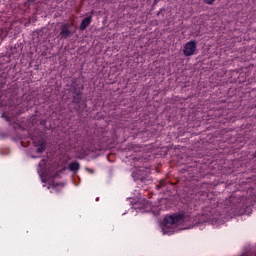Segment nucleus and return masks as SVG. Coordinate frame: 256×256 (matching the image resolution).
Masks as SVG:
<instances>
[{
	"label": "nucleus",
	"instance_id": "nucleus-1",
	"mask_svg": "<svg viewBox=\"0 0 256 256\" xmlns=\"http://www.w3.org/2000/svg\"><path fill=\"white\" fill-rule=\"evenodd\" d=\"M196 51H197V42L191 40L184 45L183 55L184 57H191L195 55Z\"/></svg>",
	"mask_w": 256,
	"mask_h": 256
},
{
	"label": "nucleus",
	"instance_id": "nucleus-2",
	"mask_svg": "<svg viewBox=\"0 0 256 256\" xmlns=\"http://www.w3.org/2000/svg\"><path fill=\"white\" fill-rule=\"evenodd\" d=\"M181 219V216H166L164 219V227L162 228L163 234L167 235V232H165V228L171 227V225H175L179 223V220Z\"/></svg>",
	"mask_w": 256,
	"mask_h": 256
},
{
	"label": "nucleus",
	"instance_id": "nucleus-3",
	"mask_svg": "<svg viewBox=\"0 0 256 256\" xmlns=\"http://www.w3.org/2000/svg\"><path fill=\"white\" fill-rule=\"evenodd\" d=\"M60 35L62 39H67L68 37H71V30L69 29V24H63L61 26Z\"/></svg>",
	"mask_w": 256,
	"mask_h": 256
},
{
	"label": "nucleus",
	"instance_id": "nucleus-4",
	"mask_svg": "<svg viewBox=\"0 0 256 256\" xmlns=\"http://www.w3.org/2000/svg\"><path fill=\"white\" fill-rule=\"evenodd\" d=\"M34 146L36 147V153L45 151V142L43 140H34Z\"/></svg>",
	"mask_w": 256,
	"mask_h": 256
},
{
	"label": "nucleus",
	"instance_id": "nucleus-5",
	"mask_svg": "<svg viewBox=\"0 0 256 256\" xmlns=\"http://www.w3.org/2000/svg\"><path fill=\"white\" fill-rule=\"evenodd\" d=\"M89 25H91V16L86 17L82 20L80 24V30L85 31V29H87Z\"/></svg>",
	"mask_w": 256,
	"mask_h": 256
},
{
	"label": "nucleus",
	"instance_id": "nucleus-6",
	"mask_svg": "<svg viewBox=\"0 0 256 256\" xmlns=\"http://www.w3.org/2000/svg\"><path fill=\"white\" fill-rule=\"evenodd\" d=\"M69 169H70V171H74V172L79 171V164H78V162L70 163L69 164Z\"/></svg>",
	"mask_w": 256,
	"mask_h": 256
},
{
	"label": "nucleus",
	"instance_id": "nucleus-7",
	"mask_svg": "<svg viewBox=\"0 0 256 256\" xmlns=\"http://www.w3.org/2000/svg\"><path fill=\"white\" fill-rule=\"evenodd\" d=\"M204 3H206V5H213V3H215V0H204Z\"/></svg>",
	"mask_w": 256,
	"mask_h": 256
},
{
	"label": "nucleus",
	"instance_id": "nucleus-8",
	"mask_svg": "<svg viewBox=\"0 0 256 256\" xmlns=\"http://www.w3.org/2000/svg\"><path fill=\"white\" fill-rule=\"evenodd\" d=\"M156 187H157V189H161V186H159V185H157Z\"/></svg>",
	"mask_w": 256,
	"mask_h": 256
},
{
	"label": "nucleus",
	"instance_id": "nucleus-9",
	"mask_svg": "<svg viewBox=\"0 0 256 256\" xmlns=\"http://www.w3.org/2000/svg\"><path fill=\"white\" fill-rule=\"evenodd\" d=\"M77 99H80V96H79V94H77Z\"/></svg>",
	"mask_w": 256,
	"mask_h": 256
}]
</instances>
